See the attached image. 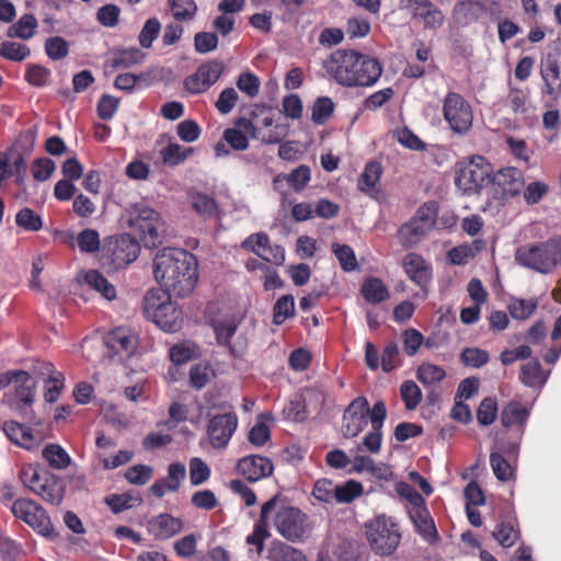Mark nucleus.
Masks as SVG:
<instances>
[{"mask_svg":"<svg viewBox=\"0 0 561 561\" xmlns=\"http://www.w3.org/2000/svg\"><path fill=\"white\" fill-rule=\"evenodd\" d=\"M497 414V403L494 398H484L477 411V420L482 426L492 424Z\"/></svg>","mask_w":561,"mask_h":561,"instance_id":"obj_49","label":"nucleus"},{"mask_svg":"<svg viewBox=\"0 0 561 561\" xmlns=\"http://www.w3.org/2000/svg\"><path fill=\"white\" fill-rule=\"evenodd\" d=\"M267 558L270 561H308L302 551L283 541L272 542Z\"/></svg>","mask_w":561,"mask_h":561,"instance_id":"obj_31","label":"nucleus"},{"mask_svg":"<svg viewBox=\"0 0 561 561\" xmlns=\"http://www.w3.org/2000/svg\"><path fill=\"white\" fill-rule=\"evenodd\" d=\"M363 492V486L359 482L348 480L344 484H335V502L336 503H351Z\"/></svg>","mask_w":561,"mask_h":561,"instance_id":"obj_44","label":"nucleus"},{"mask_svg":"<svg viewBox=\"0 0 561 561\" xmlns=\"http://www.w3.org/2000/svg\"><path fill=\"white\" fill-rule=\"evenodd\" d=\"M539 72L545 85L542 93L553 101L561 96V68L558 59L551 55L541 59Z\"/></svg>","mask_w":561,"mask_h":561,"instance_id":"obj_20","label":"nucleus"},{"mask_svg":"<svg viewBox=\"0 0 561 561\" xmlns=\"http://www.w3.org/2000/svg\"><path fill=\"white\" fill-rule=\"evenodd\" d=\"M224 72V64L211 60L201 65L196 71L185 78L184 88L193 94H201L215 84Z\"/></svg>","mask_w":561,"mask_h":561,"instance_id":"obj_15","label":"nucleus"},{"mask_svg":"<svg viewBox=\"0 0 561 561\" xmlns=\"http://www.w3.org/2000/svg\"><path fill=\"white\" fill-rule=\"evenodd\" d=\"M238 471L250 482L268 477L273 472L272 461L263 456H247L239 460Z\"/></svg>","mask_w":561,"mask_h":561,"instance_id":"obj_24","label":"nucleus"},{"mask_svg":"<svg viewBox=\"0 0 561 561\" xmlns=\"http://www.w3.org/2000/svg\"><path fill=\"white\" fill-rule=\"evenodd\" d=\"M185 477V466L181 462H173L168 468V476L163 479L157 480L150 486V492L159 499L162 497L165 492H176Z\"/></svg>","mask_w":561,"mask_h":561,"instance_id":"obj_25","label":"nucleus"},{"mask_svg":"<svg viewBox=\"0 0 561 561\" xmlns=\"http://www.w3.org/2000/svg\"><path fill=\"white\" fill-rule=\"evenodd\" d=\"M144 58L145 54L139 48L133 47L113 51L110 62L114 68H129L141 64Z\"/></svg>","mask_w":561,"mask_h":561,"instance_id":"obj_35","label":"nucleus"},{"mask_svg":"<svg viewBox=\"0 0 561 561\" xmlns=\"http://www.w3.org/2000/svg\"><path fill=\"white\" fill-rule=\"evenodd\" d=\"M277 496H274L263 504L260 519L255 523L253 531L247 537V543L254 546L259 554L263 551L264 541L270 536L266 528L267 515L275 508Z\"/></svg>","mask_w":561,"mask_h":561,"instance_id":"obj_26","label":"nucleus"},{"mask_svg":"<svg viewBox=\"0 0 561 561\" xmlns=\"http://www.w3.org/2000/svg\"><path fill=\"white\" fill-rule=\"evenodd\" d=\"M327 72L345 87H370L380 78V62L355 50L337 49L324 61Z\"/></svg>","mask_w":561,"mask_h":561,"instance_id":"obj_2","label":"nucleus"},{"mask_svg":"<svg viewBox=\"0 0 561 561\" xmlns=\"http://www.w3.org/2000/svg\"><path fill=\"white\" fill-rule=\"evenodd\" d=\"M193 209L201 216L213 217L217 211V205L214 198L203 193H193L191 195Z\"/></svg>","mask_w":561,"mask_h":561,"instance_id":"obj_42","label":"nucleus"},{"mask_svg":"<svg viewBox=\"0 0 561 561\" xmlns=\"http://www.w3.org/2000/svg\"><path fill=\"white\" fill-rule=\"evenodd\" d=\"M1 427L8 438L18 445L26 446L33 439L31 431L15 421L4 422Z\"/></svg>","mask_w":561,"mask_h":561,"instance_id":"obj_41","label":"nucleus"},{"mask_svg":"<svg viewBox=\"0 0 561 561\" xmlns=\"http://www.w3.org/2000/svg\"><path fill=\"white\" fill-rule=\"evenodd\" d=\"M172 293L151 289L144 298V311L160 329L176 332L182 327L181 311L171 301Z\"/></svg>","mask_w":561,"mask_h":561,"instance_id":"obj_4","label":"nucleus"},{"mask_svg":"<svg viewBox=\"0 0 561 561\" xmlns=\"http://www.w3.org/2000/svg\"><path fill=\"white\" fill-rule=\"evenodd\" d=\"M237 87L250 98H255L260 92L261 81L252 72H242L237 79Z\"/></svg>","mask_w":561,"mask_h":561,"instance_id":"obj_55","label":"nucleus"},{"mask_svg":"<svg viewBox=\"0 0 561 561\" xmlns=\"http://www.w3.org/2000/svg\"><path fill=\"white\" fill-rule=\"evenodd\" d=\"M520 380L528 387H534L542 381L541 367L538 360H533L522 366Z\"/></svg>","mask_w":561,"mask_h":561,"instance_id":"obj_59","label":"nucleus"},{"mask_svg":"<svg viewBox=\"0 0 561 561\" xmlns=\"http://www.w3.org/2000/svg\"><path fill=\"white\" fill-rule=\"evenodd\" d=\"M313 496L324 503L335 502V484L327 479L318 480L313 486Z\"/></svg>","mask_w":561,"mask_h":561,"instance_id":"obj_63","label":"nucleus"},{"mask_svg":"<svg viewBox=\"0 0 561 561\" xmlns=\"http://www.w3.org/2000/svg\"><path fill=\"white\" fill-rule=\"evenodd\" d=\"M515 261L540 274H549L561 265V238L520 245L516 249Z\"/></svg>","mask_w":561,"mask_h":561,"instance_id":"obj_3","label":"nucleus"},{"mask_svg":"<svg viewBox=\"0 0 561 561\" xmlns=\"http://www.w3.org/2000/svg\"><path fill=\"white\" fill-rule=\"evenodd\" d=\"M365 529L368 543L378 556H390L400 545L401 533L391 517L379 515L367 522Z\"/></svg>","mask_w":561,"mask_h":561,"instance_id":"obj_7","label":"nucleus"},{"mask_svg":"<svg viewBox=\"0 0 561 561\" xmlns=\"http://www.w3.org/2000/svg\"><path fill=\"white\" fill-rule=\"evenodd\" d=\"M45 53L51 60H60L69 54L68 42L60 37L54 36L46 39Z\"/></svg>","mask_w":561,"mask_h":561,"instance_id":"obj_51","label":"nucleus"},{"mask_svg":"<svg viewBox=\"0 0 561 561\" xmlns=\"http://www.w3.org/2000/svg\"><path fill=\"white\" fill-rule=\"evenodd\" d=\"M413 20L420 21L425 30L436 31L443 26L445 15L435 3L430 1Z\"/></svg>","mask_w":561,"mask_h":561,"instance_id":"obj_34","label":"nucleus"},{"mask_svg":"<svg viewBox=\"0 0 561 561\" xmlns=\"http://www.w3.org/2000/svg\"><path fill=\"white\" fill-rule=\"evenodd\" d=\"M160 30L161 23L157 18L148 19L138 36L140 46L144 48H150L153 41L158 37Z\"/></svg>","mask_w":561,"mask_h":561,"instance_id":"obj_54","label":"nucleus"},{"mask_svg":"<svg viewBox=\"0 0 561 561\" xmlns=\"http://www.w3.org/2000/svg\"><path fill=\"white\" fill-rule=\"evenodd\" d=\"M492 165L482 156H472L456 164L455 184L465 194H477L491 182Z\"/></svg>","mask_w":561,"mask_h":561,"instance_id":"obj_5","label":"nucleus"},{"mask_svg":"<svg viewBox=\"0 0 561 561\" xmlns=\"http://www.w3.org/2000/svg\"><path fill=\"white\" fill-rule=\"evenodd\" d=\"M36 382L24 370H15L13 382L4 393L2 403L27 419L32 414V404L35 397Z\"/></svg>","mask_w":561,"mask_h":561,"instance_id":"obj_10","label":"nucleus"},{"mask_svg":"<svg viewBox=\"0 0 561 561\" xmlns=\"http://www.w3.org/2000/svg\"><path fill=\"white\" fill-rule=\"evenodd\" d=\"M15 222L27 231H38L43 227L42 218L28 207L22 208L16 214Z\"/></svg>","mask_w":561,"mask_h":561,"instance_id":"obj_50","label":"nucleus"},{"mask_svg":"<svg viewBox=\"0 0 561 561\" xmlns=\"http://www.w3.org/2000/svg\"><path fill=\"white\" fill-rule=\"evenodd\" d=\"M401 398L408 410H415L422 400V392L413 380H405L400 388Z\"/></svg>","mask_w":561,"mask_h":561,"instance_id":"obj_47","label":"nucleus"},{"mask_svg":"<svg viewBox=\"0 0 561 561\" xmlns=\"http://www.w3.org/2000/svg\"><path fill=\"white\" fill-rule=\"evenodd\" d=\"M409 515L417 533L428 542L438 539V534L426 506L411 507Z\"/></svg>","mask_w":561,"mask_h":561,"instance_id":"obj_27","label":"nucleus"},{"mask_svg":"<svg viewBox=\"0 0 561 561\" xmlns=\"http://www.w3.org/2000/svg\"><path fill=\"white\" fill-rule=\"evenodd\" d=\"M295 312V301L291 295L282 296L274 305L273 320L276 324H282L286 319L293 317Z\"/></svg>","mask_w":561,"mask_h":561,"instance_id":"obj_45","label":"nucleus"},{"mask_svg":"<svg viewBox=\"0 0 561 561\" xmlns=\"http://www.w3.org/2000/svg\"><path fill=\"white\" fill-rule=\"evenodd\" d=\"M444 118L455 134L466 135L472 126L470 104L458 93L449 92L444 100Z\"/></svg>","mask_w":561,"mask_h":561,"instance_id":"obj_12","label":"nucleus"},{"mask_svg":"<svg viewBox=\"0 0 561 561\" xmlns=\"http://www.w3.org/2000/svg\"><path fill=\"white\" fill-rule=\"evenodd\" d=\"M493 537L504 548L512 547L519 537V531L511 523H501L493 531Z\"/></svg>","mask_w":561,"mask_h":561,"instance_id":"obj_53","label":"nucleus"},{"mask_svg":"<svg viewBox=\"0 0 561 561\" xmlns=\"http://www.w3.org/2000/svg\"><path fill=\"white\" fill-rule=\"evenodd\" d=\"M136 502H140V500L133 497L127 493L112 494L105 499V503L115 514L131 508Z\"/></svg>","mask_w":561,"mask_h":561,"instance_id":"obj_61","label":"nucleus"},{"mask_svg":"<svg viewBox=\"0 0 561 561\" xmlns=\"http://www.w3.org/2000/svg\"><path fill=\"white\" fill-rule=\"evenodd\" d=\"M332 251L344 271L350 272L357 267L355 253L350 245L333 243Z\"/></svg>","mask_w":561,"mask_h":561,"instance_id":"obj_52","label":"nucleus"},{"mask_svg":"<svg viewBox=\"0 0 561 561\" xmlns=\"http://www.w3.org/2000/svg\"><path fill=\"white\" fill-rule=\"evenodd\" d=\"M403 268L410 279L421 287L422 297L425 298L427 295L426 287L432 278L428 264L421 255L409 253L403 259Z\"/></svg>","mask_w":561,"mask_h":561,"instance_id":"obj_22","label":"nucleus"},{"mask_svg":"<svg viewBox=\"0 0 561 561\" xmlns=\"http://www.w3.org/2000/svg\"><path fill=\"white\" fill-rule=\"evenodd\" d=\"M173 18L181 22L192 21L197 12L194 0H168Z\"/></svg>","mask_w":561,"mask_h":561,"instance_id":"obj_40","label":"nucleus"},{"mask_svg":"<svg viewBox=\"0 0 561 561\" xmlns=\"http://www.w3.org/2000/svg\"><path fill=\"white\" fill-rule=\"evenodd\" d=\"M37 20L33 14H24L19 21L7 30L9 38H20L23 41L31 39L35 35L37 27Z\"/></svg>","mask_w":561,"mask_h":561,"instance_id":"obj_33","label":"nucleus"},{"mask_svg":"<svg viewBox=\"0 0 561 561\" xmlns=\"http://www.w3.org/2000/svg\"><path fill=\"white\" fill-rule=\"evenodd\" d=\"M43 458L54 469H66L71 463L68 453L57 444H48L42 451Z\"/></svg>","mask_w":561,"mask_h":561,"instance_id":"obj_38","label":"nucleus"},{"mask_svg":"<svg viewBox=\"0 0 561 561\" xmlns=\"http://www.w3.org/2000/svg\"><path fill=\"white\" fill-rule=\"evenodd\" d=\"M387 416L383 401H377L371 408V431L364 437L363 447L371 454H378L382 442V426Z\"/></svg>","mask_w":561,"mask_h":561,"instance_id":"obj_21","label":"nucleus"},{"mask_svg":"<svg viewBox=\"0 0 561 561\" xmlns=\"http://www.w3.org/2000/svg\"><path fill=\"white\" fill-rule=\"evenodd\" d=\"M423 335L416 329L410 328L403 331L402 341H403V350L407 355L414 356L420 346L423 343Z\"/></svg>","mask_w":561,"mask_h":561,"instance_id":"obj_60","label":"nucleus"},{"mask_svg":"<svg viewBox=\"0 0 561 561\" xmlns=\"http://www.w3.org/2000/svg\"><path fill=\"white\" fill-rule=\"evenodd\" d=\"M193 151V148H183L179 144L171 142L161 150V157L164 164L174 167L183 163Z\"/></svg>","mask_w":561,"mask_h":561,"instance_id":"obj_39","label":"nucleus"},{"mask_svg":"<svg viewBox=\"0 0 561 561\" xmlns=\"http://www.w3.org/2000/svg\"><path fill=\"white\" fill-rule=\"evenodd\" d=\"M238 427L236 413L217 414L209 419L207 436L214 448H225Z\"/></svg>","mask_w":561,"mask_h":561,"instance_id":"obj_14","label":"nucleus"},{"mask_svg":"<svg viewBox=\"0 0 561 561\" xmlns=\"http://www.w3.org/2000/svg\"><path fill=\"white\" fill-rule=\"evenodd\" d=\"M22 483L32 492L53 505L61 504L65 496V484L55 474L44 472L43 474L33 467L21 470Z\"/></svg>","mask_w":561,"mask_h":561,"instance_id":"obj_9","label":"nucleus"},{"mask_svg":"<svg viewBox=\"0 0 561 561\" xmlns=\"http://www.w3.org/2000/svg\"><path fill=\"white\" fill-rule=\"evenodd\" d=\"M367 425V417L343 415V435L346 438L356 437Z\"/></svg>","mask_w":561,"mask_h":561,"instance_id":"obj_64","label":"nucleus"},{"mask_svg":"<svg viewBox=\"0 0 561 561\" xmlns=\"http://www.w3.org/2000/svg\"><path fill=\"white\" fill-rule=\"evenodd\" d=\"M183 525L181 518L162 513L148 520L147 530L154 539L165 540L179 534Z\"/></svg>","mask_w":561,"mask_h":561,"instance_id":"obj_23","label":"nucleus"},{"mask_svg":"<svg viewBox=\"0 0 561 561\" xmlns=\"http://www.w3.org/2000/svg\"><path fill=\"white\" fill-rule=\"evenodd\" d=\"M273 524L277 533L290 542H302L311 534L312 524L307 514L294 506H280Z\"/></svg>","mask_w":561,"mask_h":561,"instance_id":"obj_8","label":"nucleus"},{"mask_svg":"<svg viewBox=\"0 0 561 561\" xmlns=\"http://www.w3.org/2000/svg\"><path fill=\"white\" fill-rule=\"evenodd\" d=\"M107 348L121 359L130 357L138 345L136 334L128 328H116L106 336Z\"/></svg>","mask_w":561,"mask_h":561,"instance_id":"obj_19","label":"nucleus"},{"mask_svg":"<svg viewBox=\"0 0 561 561\" xmlns=\"http://www.w3.org/2000/svg\"><path fill=\"white\" fill-rule=\"evenodd\" d=\"M491 187L495 198L516 196L524 187V176L517 168H504L491 176Z\"/></svg>","mask_w":561,"mask_h":561,"instance_id":"obj_16","label":"nucleus"},{"mask_svg":"<svg viewBox=\"0 0 561 561\" xmlns=\"http://www.w3.org/2000/svg\"><path fill=\"white\" fill-rule=\"evenodd\" d=\"M213 328L216 333L218 344L227 346L234 357H240L247 350V340L239 335L232 341L237 332L238 324L234 319L214 321Z\"/></svg>","mask_w":561,"mask_h":561,"instance_id":"obj_18","label":"nucleus"},{"mask_svg":"<svg viewBox=\"0 0 561 561\" xmlns=\"http://www.w3.org/2000/svg\"><path fill=\"white\" fill-rule=\"evenodd\" d=\"M13 515L22 519L38 534L50 537L54 533L53 524L46 511L36 502L28 499H18L12 504Z\"/></svg>","mask_w":561,"mask_h":561,"instance_id":"obj_13","label":"nucleus"},{"mask_svg":"<svg viewBox=\"0 0 561 561\" xmlns=\"http://www.w3.org/2000/svg\"><path fill=\"white\" fill-rule=\"evenodd\" d=\"M460 359L465 366L479 368L488 363L489 355L485 351L468 347L461 352Z\"/></svg>","mask_w":561,"mask_h":561,"instance_id":"obj_62","label":"nucleus"},{"mask_svg":"<svg viewBox=\"0 0 561 561\" xmlns=\"http://www.w3.org/2000/svg\"><path fill=\"white\" fill-rule=\"evenodd\" d=\"M82 280L107 300H113L116 297L115 287L96 270L84 272Z\"/></svg>","mask_w":561,"mask_h":561,"instance_id":"obj_30","label":"nucleus"},{"mask_svg":"<svg viewBox=\"0 0 561 561\" xmlns=\"http://www.w3.org/2000/svg\"><path fill=\"white\" fill-rule=\"evenodd\" d=\"M381 175V165L378 162L366 164L364 172L358 180V188L362 192L370 191L379 181Z\"/></svg>","mask_w":561,"mask_h":561,"instance_id":"obj_46","label":"nucleus"},{"mask_svg":"<svg viewBox=\"0 0 561 561\" xmlns=\"http://www.w3.org/2000/svg\"><path fill=\"white\" fill-rule=\"evenodd\" d=\"M311 179V171L308 165L301 164L294 169L289 174H278L274 178L276 186L280 181H286L288 185L296 192H300L306 187Z\"/></svg>","mask_w":561,"mask_h":561,"instance_id":"obj_32","label":"nucleus"},{"mask_svg":"<svg viewBox=\"0 0 561 561\" xmlns=\"http://www.w3.org/2000/svg\"><path fill=\"white\" fill-rule=\"evenodd\" d=\"M445 376V370L440 366L430 363H423L416 373L417 379L425 386L439 382Z\"/></svg>","mask_w":561,"mask_h":561,"instance_id":"obj_43","label":"nucleus"},{"mask_svg":"<svg viewBox=\"0 0 561 561\" xmlns=\"http://www.w3.org/2000/svg\"><path fill=\"white\" fill-rule=\"evenodd\" d=\"M153 274L160 289L172 293L174 297H186L198 279L197 259L183 249H163L153 260Z\"/></svg>","mask_w":561,"mask_h":561,"instance_id":"obj_1","label":"nucleus"},{"mask_svg":"<svg viewBox=\"0 0 561 561\" xmlns=\"http://www.w3.org/2000/svg\"><path fill=\"white\" fill-rule=\"evenodd\" d=\"M529 409L518 401H511L501 412V423L504 427L517 425L519 437L523 435L524 427L529 416Z\"/></svg>","mask_w":561,"mask_h":561,"instance_id":"obj_28","label":"nucleus"},{"mask_svg":"<svg viewBox=\"0 0 561 561\" xmlns=\"http://www.w3.org/2000/svg\"><path fill=\"white\" fill-rule=\"evenodd\" d=\"M31 56V48L26 44L13 41H3L0 43V57L13 61L22 62Z\"/></svg>","mask_w":561,"mask_h":561,"instance_id":"obj_36","label":"nucleus"},{"mask_svg":"<svg viewBox=\"0 0 561 561\" xmlns=\"http://www.w3.org/2000/svg\"><path fill=\"white\" fill-rule=\"evenodd\" d=\"M77 242L82 252L94 253L100 249V236L96 230L84 229L78 237Z\"/></svg>","mask_w":561,"mask_h":561,"instance_id":"obj_57","label":"nucleus"},{"mask_svg":"<svg viewBox=\"0 0 561 561\" xmlns=\"http://www.w3.org/2000/svg\"><path fill=\"white\" fill-rule=\"evenodd\" d=\"M129 226L147 248H156L162 241L164 224L157 213L146 204H134L129 208Z\"/></svg>","mask_w":561,"mask_h":561,"instance_id":"obj_6","label":"nucleus"},{"mask_svg":"<svg viewBox=\"0 0 561 561\" xmlns=\"http://www.w3.org/2000/svg\"><path fill=\"white\" fill-rule=\"evenodd\" d=\"M362 295L370 304H379L389 297L387 287L379 278L370 277L362 285Z\"/></svg>","mask_w":561,"mask_h":561,"instance_id":"obj_37","label":"nucleus"},{"mask_svg":"<svg viewBox=\"0 0 561 561\" xmlns=\"http://www.w3.org/2000/svg\"><path fill=\"white\" fill-rule=\"evenodd\" d=\"M334 111V103L330 98H318L312 107L311 119L319 125L324 124Z\"/></svg>","mask_w":561,"mask_h":561,"instance_id":"obj_48","label":"nucleus"},{"mask_svg":"<svg viewBox=\"0 0 561 561\" xmlns=\"http://www.w3.org/2000/svg\"><path fill=\"white\" fill-rule=\"evenodd\" d=\"M353 468L356 472L366 471L379 480L389 481L392 478V471L389 466L382 462L377 463L369 456L356 455Z\"/></svg>","mask_w":561,"mask_h":561,"instance_id":"obj_29","label":"nucleus"},{"mask_svg":"<svg viewBox=\"0 0 561 561\" xmlns=\"http://www.w3.org/2000/svg\"><path fill=\"white\" fill-rule=\"evenodd\" d=\"M210 469L199 458H192L190 461V480L193 485H199L209 479Z\"/></svg>","mask_w":561,"mask_h":561,"instance_id":"obj_58","label":"nucleus"},{"mask_svg":"<svg viewBox=\"0 0 561 561\" xmlns=\"http://www.w3.org/2000/svg\"><path fill=\"white\" fill-rule=\"evenodd\" d=\"M436 221L435 208L432 205H423L415 215L398 232L401 244L411 248L417 244L434 227Z\"/></svg>","mask_w":561,"mask_h":561,"instance_id":"obj_11","label":"nucleus"},{"mask_svg":"<svg viewBox=\"0 0 561 561\" xmlns=\"http://www.w3.org/2000/svg\"><path fill=\"white\" fill-rule=\"evenodd\" d=\"M106 251L110 253L113 267L122 268L138 257L140 247L129 234H121L110 241Z\"/></svg>","mask_w":561,"mask_h":561,"instance_id":"obj_17","label":"nucleus"},{"mask_svg":"<svg viewBox=\"0 0 561 561\" xmlns=\"http://www.w3.org/2000/svg\"><path fill=\"white\" fill-rule=\"evenodd\" d=\"M490 465L495 477L501 481H508L513 474V469L508 461L496 451L490 455Z\"/></svg>","mask_w":561,"mask_h":561,"instance_id":"obj_56","label":"nucleus"}]
</instances>
